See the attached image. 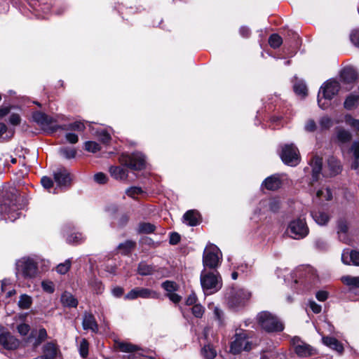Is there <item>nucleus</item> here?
Returning a JSON list of instances; mask_svg holds the SVG:
<instances>
[{
	"instance_id": "obj_1",
	"label": "nucleus",
	"mask_w": 359,
	"mask_h": 359,
	"mask_svg": "<svg viewBox=\"0 0 359 359\" xmlns=\"http://www.w3.org/2000/svg\"><path fill=\"white\" fill-rule=\"evenodd\" d=\"M122 166H111V176L117 180H124L128 177V170L125 167L134 170H141L146 167V157L139 151L131 154L123 153L118 158Z\"/></svg>"
},
{
	"instance_id": "obj_2",
	"label": "nucleus",
	"mask_w": 359,
	"mask_h": 359,
	"mask_svg": "<svg viewBox=\"0 0 359 359\" xmlns=\"http://www.w3.org/2000/svg\"><path fill=\"white\" fill-rule=\"evenodd\" d=\"M252 334V331L246 330L241 327L236 328L230 341V353L237 355L243 351L248 352L252 350L253 348Z\"/></svg>"
},
{
	"instance_id": "obj_3",
	"label": "nucleus",
	"mask_w": 359,
	"mask_h": 359,
	"mask_svg": "<svg viewBox=\"0 0 359 359\" xmlns=\"http://www.w3.org/2000/svg\"><path fill=\"white\" fill-rule=\"evenodd\" d=\"M16 276L26 280H32L38 276V260L35 257H24L18 259L15 264Z\"/></svg>"
},
{
	"instance_id": "obj_4",
	"label": "nucleus",
	"mask_w": 359,
	"mask_h": 359,
	"mask_svg": "<svg viewBox=\"0 0 359 359\" xmlns=\"http://www.w3.org/2000/svg\"><path fill=\"white\" fill-rule=\"evenodd\" d=\"M20 198L12 195L11 198H3L0 203V214L2 215L4 219L6 221L14 222L17 219L20 215L19 212L21 208V204L18 202Z\"/></svg>"
},
{
	"instance_id": "obj_5",
	"label": "nucleus",
	"mask_w": 359,
	"mask_h": 359,
	"mask_svg": "<svg viewBox=\"0 0 359 359\" xmlns=\"http://www.w3.org/2000/svg\"><path fill=\"white\" fill-rule=\"evenodd\" d=\"M200 280L205 294H213L222 288V279L217 270H203L201 273Z\"/></svg>"
},
{
	"instance_id": "obj_6",
	"label": "nucleus",
	"mask_w": 359,
	"mask_h": 359,
	"mask_svg": "<svg viewBox=\"0 0 359 359\" xmlns=\"http://www.w3.org/2000/svg\"><path fill=\"white\" fill-rule=\"evenodd\" d=\"M260 327L266 332H279L284 330L283 323L275 315L269 311H262L257 316Z\"/></svg>"
},
{
	"instance_id": "obj_7",
	"label": "nucleus",
	"mask_w": 359,
	"mask_h": 359,
	"mask_svg": "<svg viewBox=\"0 0 359 359\" xmlns=\"http://www.w3.org/2000/svg\"><path fill=\"white\" fill-rule=\"evenodd\" d=\"M222 260V254L219 248L214 244H208L203 253V270H217Z\"/></svg>"
},
{
	"instance_id": "obj_8",
	"label": "nucleus",
	"mask_w": 359,
	"mask_h": 359,
	"mask_svg": "<svg viewBox=\"0 0 359 359\" xmlns=\"http://www.w3.org/2000/svg\"><path fill=\"white\" fill-rule=\"evenodd\" d=\"M340 86L339 83L334 80H328L320 87L318 95V104L322 109H325L327 103L323 102L325 100H331L339 90Z\"/></svg>"
},
{
	"instance_id": "obj_9",
	"label": "nucleus",
	"mask_w": 359,
	"mask_h": 359,
	"mask_svg": "<svg viewBox=\"0 0 359 359\" xmlns=\"http://www.w3.org/2000/svg\"><path fill=\"white\" fill-rule=\"evenodd\" d=\"M295 284L300 283L304 285H311L317 279L316 271L311 266H301L297 268L292 274Z\"/></svg>"
},
{
	"instance_id": "obj_10",
	"label": "nucleus",
	"mask_w": 359,
	"mask_h": 359,
	"mask_svg": "<svg viewBox=\"0 0 359 359\" xmlns=\"http://www.w3.org/2000/svg\"><path fill=\"white\" fill-rule=\"evenodd\" d=\"M251 293L243 288H232L227 297L229 306L238 309L244 306L250 299Z\"/></svg>"
},
{
	"instance_id": "obj_11",
	"label": "nucleus",
	"mask_w": 359,
	"mask_h": 359,
	"mask_svg": "<svg viewBox=\"0 0 359 359\" xmlns=\"http://www.w3.org/2000/svg\"><path fill=\"white\" fill-rule=\"evenodd\" d=\"M280 156L285 164L290 166H295L300 162L299 149L292 143L281 146Z\"/></svg>"
},
{
	"instance_id": "obj_12",
	"label": "nucleus",
	"mask_w": 359,
	"mask_h": 359,
	"mask_svg": "<svg viewBox=\"0 0 359 359\" xmlns=\"http://www.w3.org/2000/svg\"><path fill=\"white\" fill-rule=\"evenodd\" d=\"M309 227L303 218L291 221L287 229V233L294 239H302L309 234Z\"/></svg>"
},
{
	"instance_id": "obj_13",
	"label": "nucleus",
	"mask_w": 359,
	"mask_h": 359,
	"mask_svg": "<svg viewBox=\"0 0 359 359\" xmlns=\"http://www.w3.org/2000/svg\"><path fill=\"white\" fill-rule=\"evenodd\" d=\"M32 118L34 122L48 133H54L59 129V125L55 124L56 120L44 113L36 111L33 113Z\"/></svg>"
},
{
	"instance_id": "obj_14",
	"label": "nucleus",
	"mask_w": 359,
	"mask_h": 359,
	"mask_svg": "<svg viewBox=\"0 0 359 359\" xmlns=\"http://www.w3.org/2000/svg\"><path fill=\"white\" fill-rule=\"evenodd\" d=\"M159 293L155 290L145 287H137L128 292L125 295L124 299L128 300H134L140 297L142 299H157L159 298Z\"/></svg>"
},
{
	"instance_id": "obj_15",
	"label": "nucleus",
	"mask_w": 359,
	"mask_h": 359,
	"mask_svg": "<svg viewBox=\"0 0 359 359\" xmlns=\"http://www.w3.org/2000/svg\"><path fill=\"white\" fill-rule=\"evenodd\" d=\"M20 342L6 328L0 325V351L14 350L19 346Z\"/></svg>"
},
{
	"instance_id": "obj_16",
	"label": "nucleus",
	"mask_w": 359,
	"mask_h": 359,
	"mask_svg": "<svg viewBox=\"0 0 359 359\" xmlns=\"http://www.w3.org/2000/svg\"><path fill=\"white\" fill-rule=\"evenodd\" d=\"M292 344L296 354L300 358H307L316 354V353L315 348L309 344L302 341L297 337H294L292 339Z\"/></svg>"
},
{
	"instance_id": "obj_17",
	"label": "nucleus",
	"mask_w": 359,
	"mask_h": 359,
	"mask_svg": "<svg viewBox=\"0 0 359 359\" xmlns=\"http://www.w3.org/2000/svg\"><path fill=\"white\" fill-rule=\"evenodd\" d=\"M60 355V351L57 344L47 342L42 347V353L37 359H55Z\"/></svg>"
},
{
	"instance_id": "obj_18",
	"label": "nucleus",
	"mask_w": 359,
	"mask_h": 359,
	"mask_svg": "<svg viewBox=\"0 0 359 359\" xmlns=\"http://www.w3.org/2000/svg\"><path fill=\"white\" fill-rule=\"evenodd\" d=\"M121 351L128 353V359H154L153 358H147L144 355L137 351V347L129 343H121L118 345Z\"/></svg>"
},
{
	"instance_id": "obj_19",
	"label": "nucleus",
	"mask_w": 359,
	"mask_h": 359,
	"mask_svg": "<svg viewBox=\"0 0 359 359\" xmlns=\"http://www.w3.org/2000/svg\"><path fill=\"white\" fill-rule=\"evenodd\" d=\"M53 176L55 182L57 183V186L60 187L69 185L72 180L70 173L65 168L57 169V170L54 172Z\"/></svg>"
},
{
	"instance_id": "obj_20",
	"label": "nucleus",
	"mask_w": 359,
	"mask_h": 359,
	"mask_svg": "<svg viewBox=\"0 0 359 359\" xmlns=\"http://www.w3.org/2000/svg\"><path fill=\"white\" fill-rule=\"evenodd\" d=\"M82 327L84 330H90L93 333H97L99 331L95 316L88 312H85L83 314Z\"/></svg>"
},
{
	"instance_id": "obj_21",
	"label": "nucleus",
	"mask_w": 359,
	"mask_h": 359,
	"mask_svg": "<svg viewBox=\"0 0 359 359\" xmlns=\"http://www.w3.org/2000/svg\"><path fill=\"white\" fill-rule=\"evenodd\" d=\"M341 261L346 265L359 266V251L344 250L341 254Z\"/></svg>"
},
{
	"instance_id": "obj_22",
	"label": "nucleus",
	"mask_w": 359,
	"mask_h": 359,
	"mask_svg": "<svg viewBox=\"0 0 359 359\" xmlns=\"http://www.w3.org/2000/svg\"><path fill=\"white\" fill-rule=\"evenodd\" d=\"M262 186L268 190H276L281 186V175L274 174L266 177L262 184Z\"/></svg>"
},
{
	"instance_id": "obj_23",
	"label": "nucleus",
	"mask_w": 359,
	"mask_h": 359,
	"mask_svg": "<svg viewBox=\"0 0 359 359\" xmlns=\"http://www.w3.org/2000/svg\"><path fill=\"white\" fill-rule=\"evenodd\" d=\"M310 165L312 168V182H316L320 177L322 166H323V158L315 156L310 161Z\"/></svg>"
},
{
	"instance_id": "obj_24",
	"label": "nucleus",
	"mask_w": 359,
	"mask_h": 359,
	"mask_svg": "<svg viewBox=\"0 0 359 359\" xmlns=\"http://www.w3.org/2000/svg\"><path fill=\"white\" fill-rule=\"evenodd\" d=\"M200 219L199 213L194 210H188L183 215V222L190 226H195L199 224Z\"/></svg>"
},
{
	"instance_id": "obj_25",
	"label": "nucleus",
	"mask_w": 359,
	"mask_h": 359,
	"mask_svg": "<svg viewBox=\"0 0 359 359\" xmlns=\"http://www.w3.org/2000/svg\"><path fill=\"white\" fill-rule=\"evenodd\" d=\"M323 343L327 347L336 351L339 353L344 351V346L336 338L332 337H323Z\"/></svg>"
},
{
	"instance_id": "obj_26",
	"label": "nucleus",
	"mask_w": 359,
	"mask_h": 359,
	"mask_svg": "<svg viewBox=\"0 0 359 359\" xmlns=\"http://www.w3.org/2000/svg\"><path fill=\"white\" fill-rule=\"evenodd\" d=\"M311 215L313 220L320 226L326 225L330 218L328 213L320 210L312 211Z\"/></svg>"
},
{
	"instance_id": "obj_27",
	"label": "nucleus",
	"mask_w": 359,
	"mask_h": 359,
	"mask_svg": "<svg viewBox=\"0 0 359 359\" xmlns=\"http://www.w3.org/2000/svg\"><path fill=\"white\" fill-rule=\"evenodd\" d=\"M60 301L65 307L76 308L78 305V300L68 292H65L61 295Z\"/></svg>"
},
{
	"instance_id": "obj_28",
	"label": "nucleus",
	"mask_w": 359,
	"mask_h": 359,
	"mask_svg": "<svg viewBox=\"0 0 359 359\" xmlns=\"http://www.w3.org/2000/svg\"><path fill=\"white\" fill-rule=\"evenodd\" d=\"M341 79L346 83H352L357 79V73L351 67H346L342 69L340 74Z\"/></svg>"
},
{
	"instance_id": "obj_29",
	"label": "nucleus",
	"mask_w": 359,
	"mask_h": 359,
	"mask_svg": "<svg viewBox=\"0 0 359 359\" xmlns=\"http://www.w3.org/2000/svg\"><path fill=\"white\" fill-rule=\"evenodd\" d=\"M85 125L83 122L78 121L69 124H65L59 126V129L62 130H75L78 132L83 131L85 129Z\"/></svg>"
},
{
	"instance_id": "obj_30",
	"label": "nucleus",
	"mask_w": 359,
	"mask_h": 359,
	"mask_svg": "<svg viewBox=\"0 0 359 359\" xmlns=\"http://www.w3.org/2000/svg\"><path fill=\"white\" fill-rule=\"evenodd\" d=\"M336 135L338 142L341 144L348 143L352 138L351 133L344 128H337Z\"/></svg>"
},
{
	"instance_id": "obj_31",
	"label": "nucleus",
	"mask_w": 359,
	"mask_h": 359,
	"mask_svg": "<svg viewBox=\"0 0 359 359\" xmlns=\"http://www.w3.org/2000/svg\"><path fill=\"white\" fill-rule=\"evenodd\" d=\"M316 197L322 201H330L332 198V192L328 187H321L316 191Z\"/></svg>"
},
{
	"instance_id": "obj_32",
	"label": "nucleus",
	"mask_w": 359,
	"mask_h": 359,
	"mask_svg": "<svg viewBox=\"0 0 359 359\" xmlns=\"http://www.w3.org/2000/svg\"><path fill=\"white\" fill-rule=\"evenodd\" d=\"M156 271L152 265L147 264L144 262H141L137 267V273L141 276H149Z\"/></svg>"
},
{
	"instance_id": "obj_33",
	"label": "nucleus",
	"mask_w": 359,
	"mask_h": 359,
	"mask_svg": "<svg viewBox=\"0 0 359 359\" xmlns=\"http://www.w3.org/2000/svg\"><path fill=\"white\" fill-rule=\"evenodd\" d=\"M328 167L332 175H335L341 171V165L339 161L334 157L332 156L327 160Z\"/></svg>"
},
{
	"instance_id": "obj_34",
	"label": "nucleus",
	"mask_w": 359,
	"mask_h": 359,
	"mask_svg": "<svg viewBox=\"0 0 359 359\" xmlns=\"http://www.w3.org/2000/svg\"><path fill=\"white\" fill-rule=\"evenodd\" d=\"M64 232L68 233L66 227L64 229ZM66 239L69 243L77 244L83 241L84 240V237L83 236L82 233L79 232H76L70 234H67Z\"/></svg>"
},
{
	"instance_id": "obj_35",
	"label": "nucleus",
	"mask_w": 359,
	"mask_h": 359,
	"mask_svg": "<svg viewBox=\"0 0 359 359\" xmlns=\"http://www.w3.org/2000/svg\"><path fill=\"white\" fill-rule=\"evenodd\" d=\"M135 243L132 241H126L124 243H120L118 248L121 250V253L124 255H128L135 247Z\"/></svg>"
},
{
	"instance_id": "obj_36",
	"label": "nucleus",
	"mask_w": 359,
	"mask_h": 359,
	"mask_svg": "<svg viewBox=\"0 0 359 359\" xmlns=\"http://www.w3.org/2000/svg\"><path fill=\"white\" fill-rule=\"evenodd\" d=\"M262 204L269 205L270 212H276L280 207V201L277 198H265Z\"/></svg>"
},
{
	"instance_id": "obj_37",
	"label": "nucleus",
	"mask_w": 359,
	"mask_h": 359,
	"mask_svg": "<svg viewBox=\"0 0 359 359\" xmlns=\"http://www.w3.org/2000/svg\"><path fill=\"white\" fill-rule=\"evenodd\" d=\"M341 281L346 285L353 288H359V276H345Z\"/></svg>"
},
{
	"instance_id": "obj_38",
	"label": "nucleus",
	"mask_w": 359,
	"mask_h": 359,
	"mask_svg": "<svg viewBox=\"0 0 359 359\" xmlns=\"http://www.w3.org/2000/svg\"><path fill=\"white\" fill-rule=\"evenodd\" d=\"M89 343L86 339L78 342V350L81 358H86L88 355Z\"/></svg>"
},
{
	"instance_id": "obj_39",
	"label": "nucleus",
	"mask_w": 359,
	"mask_h": 359,
	"mask_svg": "<svg viewBox=\"0 0 359 359\" xmlns=\"http://www.w3.org/2000/svg\"><path fill=\"white\" fill-rule=\"evenodd\" d=\"M201 354L206 359H213L217 355V351L212 345L208 344L201 349Z\"/></svg>"
},
{
	"instance_id": "obj_40",
	"label": "nucleus",
	"mask_w": 359,
	"mask_h": 359,
	"mask_svg": "<svg viewBox=\"0 0 359 359\" xmlns=\"http://www.w3.org/2000/svg\"><path fill=\"white\" fill-rule=\"evenodd\" d=\"M358 100L359 96L358 95H350L344 102V107L348 110L352 109L357 105Z\"/></svg>"
},
{
	"instance_id": "obj_41",
	"label": "nucleus",
	"mask_w": 359,
	"mask_h": 359,
	"mask_svg": "<svg viewBox=\"0 0 359 359\" xmlns=\"http://www.w3.org/2000/svg\"><path fill=\"white\" fill-rule=\"evenodd\" d=\"M156 226L149 222H142L138 225V232L140 233H150L155 231Z\"/></svg>"
},
{
	"instance_id": "obj_42",
	"label": "nucleus",
	"mask_w": 359,
	"mask_h": 359,
	"mask_svg": "<svg viewBox=\"0 0 359 359\" xmlns=\"http://www.w3.org/2000/svg\"><path fill=\"white\" fill-rule=\"evenodd\" d=\"M48 337L46 330L43 327H41L36 332V339L34 343V346L37 347L39 346L43 341L46 339Z\"/></svg>"
},
{
	"instance_id": "obj_43",
	"label": "nucleus",
	"mask_w": 359,
	"mask_h": 359,
	"mask_svg": "<svg viewBox=\"0 0 359 359\" xmlns=\"http://www.w3.org/2000/svg\"><path fill=\"white\" fill-rule=\"evenodd\" d=\"M294 90L297 95L302 97H305L307 94L306 86L303 81L295 83L294 85Z\"/></svg>"
},
{
	"instance_id": "obj_44",
	"label": "nucleus",
	"mask_w": 359,
	"mask_h": 359,
	"mask_svg": "<svg viewBox=\"0 0 359 359\" xmlns=\"http://www.w3.org/2000/svg\"><path fill=\"white\" fill-rule=\"evenodd\" d=\"M60 154L67 159L75 158L76 151L74 148L63 147L60 149Z\"/></svg>"
},
{
	"instance_id": "obj_45",
	"label": "nucleus",
	"mask_w": 359,
	"mask_h": 359,
	"mask_svg": "<svg viewBox=\"0 0 359 359\" xmlns=\"http://www.w3.org/2000/svg\"><path fill=\"white\" fill-rule=\"evenodd\" d=\"M264 202V199L262 200L257 208L255 210L254 213L255 215H257L258 217L264 216L266 215L268 212H269V205H264L262 203Z\"/></svg>"
},
{
	"instance_id": "obj_46",
	"label": "nucleus",
	"mask_w": 359,
	"mask_h": 359,
	"mask_svg": "<svg viewBox=\"0 0 359 359\" xmlns=\"http://www.w3.org/2000/svg\"><path fill=\"white\" fill-rule=\"evenodd\" d=\"M283 43L282 38L278 34H273L269 39V43L273 48H278Z\"/></svg>"
},
{
	"instance_id": "obj_47",
	"label": "nucleus",
	"mask_w": 359,
	"mask_h": 359,
	"mask_svg": "<svg viewBox=\"0 0 359 359\" xmlns=\"http://www.w3.org/2000/svg\"><path fill=\"white\" fill-rule=\"evenodd\" d=\"M345 123L355 130L359 131V120L354 118L351 115L347 114L344 117Z\"/></svg>"
},
{
	"instance_id": "obj_48",
	"label": "nucleus",
	"mask_w": 359,
	"mask_h": 359,
	"mask_svg": "<svg viewBox=\"0 0 359 359\" xmlns=\"http://www.w3.org/2000/svg\"><path fill=\"white\" fill-rule=\"evenodd\" d=\"M144 191L142 188L139 187H131L126 190V194L134 199L137 198V196L143 194Z\"/></svg>"
},
{
	"instance_id": "obj_49",
	"label": "nucleus",
	"mask_w": 359,
	"mask_h": 359,
	"mask_svg": "<svg viewBox=\"0 0 359 359\" xmlns=\"http://www.w3.org/2000/svg\"><path fill=\"white\" fill-rule=\"evenodd\" d=\"M32 304L31 297L27 294H22L20 297L18 305L21 309H27Z\"/></svg>"
},
{
	"instance_id": "obj_50",
	"label": "nucleus",
	"mask_w": 359,
	"mask_h": 359,
	"mask_svg": "<svg viewBox=\"0 0 359 359\" xmlns=\"http://www.w3.org/2000/svg\"><path fill=\"white\" fill-rule=\"evenodd\" d=\"M71 266V262L67 259L64 263L58 264L56 267V271L60 274H65Z\"/></svg>"
},
{
	"instance_id": "obj_51",
	"label": "nucleus",
	"mask_w": 359,
	"mask_h": 359,
	"mask_svg": "<svg viewBox=\"0 0 359 359\" xmlns=\"http://www.w3.org/2000/svg\"><path fill=\"white\" fill-rule=\"evenodd\" d=\"M85 149L88 151L95 153L100 150V147L96 142L87 141L85 142Z\"/></svg>"
},
{
	"instance_id": "obj_52",
	"label": "nucleus",
	"mask_w": 359,
	"mask_h": 359,
	"mask_svg": "<svg viewBox=\"0 0 359 359\" xmlns=\"http://www.w3.org/2000/svg\"><path fill=\"white\" fill-rule=\"evenodd\" d=\"M191 312L196 318H201L204 314L205 309L200 304H195L191 308Z\"/></svg>"
},
{
	"instance_id": "obj_53",
	"label": "nucleus",
	"mask_w": 359,
	"mask_h": 359,
	"mask_svg": "<svg viewBox=\"0 0 359 359\" xmlns=\"http://www.w3.org/2000/svg\"><path fill=\"white\" fill-rule=\"evenodd\" d=\"M161 287L168 293L174 292L177 290V285L175 282L166 280L161 284Z\"/></svg>"
},
{
	"instance_id": "obj_54",
	"label": "nucleus",
	"mask_w": 359,
	"mask_h": 359,
	"mask_svg": "<svg viewBox=\"0 0 359 359\" xmlns=\"http://www.w3.org/2000/svg\"><path fill=\"white\" fill-rule=\"evenodd\" d=\"M99 140L104 144H107L111 140L110 135L105 130H102L96 133Z\"/></svg>"
},
{
	"instance_id": "obj_55",
	"label": "nucleus",
	"mask_w": 359,
	"mask_h": 359,
	"mask_svg": "<svg viewBox=\"0 0 359 359\" xmlns=\"http://www.w3.org/2000/svg\"><path fill=\"white\" fill-rule=\"evenodd\" d=\"M322 129H328L332 126V121L328 116H323L319 121Z\"/></svg>"
},
{
	"instance_id": "obj_56",
	"label": "nucleus",
	"mask_w": 359,
	"mask_h": 359,
	"mask_svg": "<svg viewBox=\"0 0 359 359\" xmlns=\"http://www.w3.org/2000/svg\"><path fill=\"white\" fill-rule=\"evenodd\" d=\"M43 290L48 293H53L55 291V286L53 282L48 280H43L41 283Z\"/></svg>"
},
{
	"instance_id": "obj_57",
	"label": "nucleus",
	"mask_w": 359,
	"mask_h": 359,
	"mask_svg": "<svg viewBox=\"0 0 359 359\" xmlns=\"http://www.w3.org/2000/svg\"><path fill=\"white\" fill-rule=\"evenodd\" d=\"M94 180L100 184H104L107 182L108 178L103 172H97L94 175Z\"/></svg>"
},
{
	"instance_id": "obj_58",
	"label": "nucleus",
	"mask_w": 359,
	"mask_h": 359,
	"mask_svg": "<svg viewBox=\"0 0 359 359\" xmlns=\"http://www.w3.org/2000/svg\"><path fill=\"white\" fill-rule=\"evenodd\" d=\"M350 150L353 153L354 158L359 159V139L353 141Z\"/></svg>"
},
{
	"instance_id": "obj_59",
	"label": "nucleus",
	"mask_w": 359,
	"mask_h": 359,
	"mask_svg": "<svg viewBox=\"0 0 359 359\" xmlns=\"http://www.w3.org/2000/svg\"><path fill=\"white\" fill-rule=\"evenodd\" d=\"M350 39L351 42L355 46L359 47V29H353L351 34Z\"/></svg>"
},
{
	"instance_id": "obj_60",
	"label": "nucleus",
	"mask_w": 359,
	"mask_h": 359,
	"mask_svg": "<svg viewBox=\"0 0 359 359\" xmlns=\"http://www.w3.org/2000/svg\"><path fill=\"white\" fill-rule=\"evenodd\" d=\"M41 182L42 186L46 189H50V188H52V187L53 185V182L52 179L50 177H46V176H44L41 178Z\"/></svg>"
},
{
	"instance_id": "obj_61",
	"label": "nucleus",
	"mask_w": 359,
	"mask_h": 359,
	"mask_svg": "<svg viewBox=\"0 0 359 359\" xmlns=\"http://www.w3.org/2000/svg\"><path fill=\"white\" fill-rule=\"evenodd\" d=\"M18 332L22 336H25L29 331V326L25 323H21L17 327Z\"/></svg>"
},
{
	"instance_id": "obj_62",
	"label": "nucleus",
	"mask_w": 359,
	"mask_h": 359,
	"mask_svg": "<svg viewBox=\"0 0 359 359\" xmlns=\"http://www.w3.org/2000/svg\"><path fill=\"white\" fill-rule=\"evenodd\" d=\"M65 139L71 144H76L79 141L77 135L72 133H68L65 135Z\"/></svg>"
},
{
	"instance_id": "obj_63",
	"label": "nucleus",
	"mask_w": 359,
	"mask_h": 359,
	"mask_svg": "<svg viewBox=\"0 0 359 359\" xmlns=\"http://www.w3.org/2000/svg\"><path fill=\"white\" fill-rule=\"evenodd\" d=\"M316 297L318 301L324 302L328 297V292L325 290H320L316 292Z\"/></svg>"
},
{
	"instance_id": "obj_64",
	"label": "nucleus",
	"mask_w": 359,
	"mask_h": 359,
	"mask_svg": "<svg viewBox=\"0 0 359 359\" xmlns=\"http://www.w3.org/2000/svg\"><path fill=\"white\" fill-rule=\"evenodd\" d=\"M309 307L315 313H319L321 311L322 307L320 305L316 303L314 301H309Z\"/></svg>"
}]
</instances>
